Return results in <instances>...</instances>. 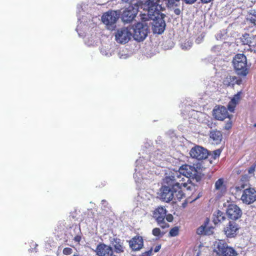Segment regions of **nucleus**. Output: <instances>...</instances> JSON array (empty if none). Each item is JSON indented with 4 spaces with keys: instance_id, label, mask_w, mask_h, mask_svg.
<instances>
[{
    "instance_id": "6",
    "label": "nucleus",
    "mask_w": 256,
    "mask_h": 256,
    "mask_svg": "<svg viewBox=\"0 0 256 256\" xmlns=\"http://www.w3.org/2000/svg\"><path fill=\"white\" fill-rule=\"evenodd\" d=\"M130 28H132L131 30L133 31L132 36L134 39L138 42L144 40L148 32V26L141 22H138L134 26Z\"/></svg>"
},
{
    "instance_id": "27",
    "label": "nucleus",
    "mask_w": 256,
    "mask_h": 256,
    "mask_svg": "<svg viewBox=\"0 0 256 256\" xmlns=\"http://www.w3.org/2000/svg\"><path fill=\"white\" fill-rule=\"evenodd\" d=\"M179 229L178 227L175 226L172 228L169 232V235L170 236H176L178 234Z\"/></svg>"
},
{
    "instance_id": "38",
    "label": "nucleus",
    "mask_w": 256,
    "mask_h": 256,
    "mask_svg": "<svg viewBox=\"0 0 256 256\" xmlns=\"http://www.w3.org/2000/svg\"><path fill=\"white\" fill-rule=\"evenodd\" d=\"M152 248H151L149 250L146 252L144 254L147 256H150L152 255Z\"/></svg>"
},
{
    "instance_id": "41",
    "label": "nucleus",
    "mask_w": 256,
    "mask_h": 256,
    "mask_svg": "<svg viewBox=\"0 0 256 256\" xmlns=\"http://www.w3.org/2000/svg\"><path fill=\"white\" fill-rule=\"evenodd\" d=\"M123 2H132V1H133L134 0H122Z\"/></svg>"
},
{
    "instance_id": "37",
    "label": "nucleus",
    "mask_w": 256,
    "mask_h": 256,
    "mask_svg": "<svg viewBox=\"0 0 256 256\" xmlns=\"http://www.w3.org/2000/svg\"><path fill=\"white\" fill-rule=\"evenodd\" d=\"M186 4H194L196 0H184Z\"/></svg>"
},
{
    "instance_id": "28",
    "label": "nucleus",
    "mask_w": 256,
    "mask_h": 256,
    "mask_svg": "<svg viewBox=\"0 0 256 256\" xmlns=\"http://www.w3.org/2000/svg\"><path fill=\"white\" fill-rule=\"evenodd\" d=\"M206 224H204V226H202L200 227H199L197 229L196 232L198 234H206Z\"/></svg>"
},
{
    "instance_id": "17",
    "label": "nucleus",
    "mask_w": 256,
    "mask_h": 256,
    "mask_svg": "<svg viewBox=\"0 0 256 256\" xmlns=\"http://www.w3.org/2000/svg\"><path fill=\"white\" fill-rule=\"evenodd\" d=\"M213 116L217 120H223L228 117V110L224 106H218L213 110Z\"/></svg>"
},
{
    "instance_id": "30",
    "label": "nucleus",
    "mask_w": 256,
    "mask_h": 256,
    "mask_svg": "<svg viewBox=\"0 0 256 256\" xmlns=\"http://www.w3.org/2000/svg\"><path fill=\"white\" fill-rule=\"evenodd\" d=\"M256 169V164L252 165L248 169V174H254Z\"/></svg>"
},
{
    "instance_id": "16",
    "label": "nucleus",
    "mask_w": 256,
    "mask_h": 256,
    "mask_svg": "<svg viewBox=\"0 0 256 256\" xmlns=\"http://www.w3.org/2000/svg\"><path fill=\"white\" fill-rule=\"evenodd\" d=\"M128 242L130 248L132 251H138L144 246V239L139 234L134 236Z\"/></svg>"
},
{
    "instance_id": "34",
    "label": "nucleus",
    "mask_w": 256,
    "mask_h": 256,
    "mask_svg": "<svg viewBox=\"0 0 256 256\" xmlns=\"http://www.w3.org/2000/svg\"><path fill=\"white\" fill-rule=\"evenodd\" d=\"M246 184H242L240 186H236V189L237 190H241L244 188L246 186Z\"/></svg>"
},
{
    "instance_id": "22",
    "label": "nucleus",
    "mask_w": 256,
    "mask_h": 256,
    "mask_svg": "<svg viewBox=\"0 0 256 256\" xmlns=\"http://www.w3.org/2000/svg\"><path fill=\"white\" fill-rule=\"evenodd\" d=\"M214 187L215 190L218 191L222 195H223L226 192V186L222 178H220L216 182Z\"/></svg>"
},
{
    "instance_id": "36",
    "label": "nucleus",
    "mask_w": 256,
    "mask_h": 256,
    "mask_svg": "<svg viewBox=\"0 0 256 256\" xmlns=\"http://www.w3.org/2000/svg\"><path fill=\"white\" fill-rule=\"evenodd\" d=\"M250 20L252 23L256 26V16L254 18H252Z\"/></svg>"
},
{
    "instance_id": "3",
    "label": "nucleus",
    "mask_w": 256,
    "mask_h": 256,
    "mask_svg": "<svg viewBox=\"0 0 256 256\" xmlns=\"http://www.w3.org/2000/svg\"><path fill=\"white\" fill-rule=\"evenodd\" d=\"M160 198L164 202H168L172 200H180L184 196L182 190L172 188L164 185L161 188Z\"/></svg>"
},
{
    "instance_id": "18",
    "label": "nucleus",
    "mask_w": 256,
    "mask_h": 256,
    "mask_svg": "<svg viewBox=\"0 0 256 256\" xmlns=\"http://www.w3.org/2000/svg\"><path fill=\"white\" fill-rule=\"evenodd\" d=\"M242 41L244 44L248 45L250 47H256V34L252 33H245L242 35Z\"/></svg>"
},
{
    "instance_id": "23",
    "label": "nucleus",
    "mask_w": 256,
    "mask_h": 256,
    "mask_svg": "<svg viewBox=\"0 0 256 256\" xmlns=\"http://www.w3.org/2000/svg\"><path fill=\"white\" fill-rule=\"evenodd\" d=\"M226 219L224 214L222 211L218 210L214 214L213 222L216 224L222 222Z\"/></svg>"
},
{
    "instance_id": "2",
    "label": "nucleus",
    "mask_w": 256,
    "mask_h": 256,
    "mask_svg": "<svg viewBox=\"0 0 256 256\" xmlns=\"http://www.w3.org/2000/svg\"><path fill=\"white\" fill-rule=\"evenodd\" d=\"M163 183L164 186L176 188L178 190H182V187L186 188L188 186L186 182H185L184 176L181 178L180 172L176 170H172L166 173L163 179Z\"/></svg>"
},
{
    "instance_id": "20",
    "label": "nucleus",
    "mask_w": 256,
    "mask_h": 256,
    "mask_svg": "<svg viewBox=\"0 0 256 256\" xmlns=\"http://www.w3.org/2000/svg\"><path fill=\"white\" fill-rule=\"evenodd\" d=\"M242 80L238 79L235 76H228L223 80V84L226 86H234L235 84H240Z\"/></svg>"
},
{
    "instance_id": "4",
    "label": "nucleus",
    "mask_w": 256,
    "mask_h": 256,
    "mask_svg": "<svg viewBox=\"0 0 256 256\" xmlns=\"http://www.w3.org/2000/svg\"><path fill=\"white\" fill-rule=\"evenodd\" d=\"M214 252L216 256H237L236 251L224 240L216 241L214 244Z\"/></svg>"
},
{
    "instance_id": "26",
    "label": "nucleus",
    "mask_w": 256,
    "mask_h": 256,
    "mask_svg": "<svg viewBox=\"0 0 256 256\" xmlns=\"http://www.w3.org/2000/svg\"><path fill=\"white\" fill-rule=\"evenodd\" d=\"M221 152H222L221 150L217 149V150L213 151L211 154H208V156H211L213 159L216 160V158H219Z\"/></svg>"
},
{
    "instance_id": "33",
    "label": "nucleus",
    "mask_w": 256,
    "mask_h": 256,
    "mask_svg": "<svg viewBox=\"0 0 256 256\" xmlns=\"http://www.w3.org/2000/svg\"><path fill=\"white\" fill-rule=\"evenodd\" d=\"M82 240V236L80 235H76L74 238V240L76 242L79 243Z\"/></svg>"
},
{
    "instance_id": "21",
    "label": "nucleus",
    "mask_w": 256,
    "mask_h": 256,
    "mask_svg": "<svg viewBox=\"0 0 256 256\" xmlns=\"http://www.w3.org/2000/svg\"><path fill=\"white\" fill-rule=\"evenodd\" d=\"M210 138L214 144H220L222 138V135L221 132L214 130L210 132Z\"/></svg>"
},
{
    "instance_id": "42",
    "label": "nucleus",
    "mask_w": 256,
    "mask_h": 256,
    "mask_svg": "<svg viewBox=\"0 0 256 256\" xmlns=\"http://www.w3.org/2000/svg\"><path fill=\"white\" fill-rule=\"evenodd\" d=\"M254 127L256 128V122L254 124Z\"/></svg>"
},
{
    "instance_id": "35",
    "label": "nucleus",
    "mask_w": 256,
    "mask_h": 256,
    "mask_svg": "<svg viewBox=\"0 0 256 256\" xmlns=\"http://www.w3.org/2000/svg\"><path fill=\"white\" fill-rule=\"evenodd\" d=\"M174 12L176 15L179 16L181 13V10L180 8H176L174 10Z\"/></svg>"
},
{
    "instance_id": "19",
    "label": "nucleus",
    "mask_w": 256,
    "mask_h": 256,
    "mask_svg": "<svg viewBox=\"0 0 256 256\" xmlns=\"http://www.w3.org/2000/svg\"><path fill=\"white\" fill-rule=\"evenodd\" d=\"M242 94V92H238L228 102V108L230 112H233L234 111L236 106L238 104L241 99Z\"/></svg>"
},
{
    "instance_id": "12",
    "label": "nucleus",
    "mask_w": 256,
    "mask_h": 256,
    "mask_svg": "<svg viewBox=\"0 0 256 256\" xmlns=\"http://www.w3.org/2000/svg\"><path fill=\"white\" fill-rule=\"evenodd\" d=\"M240 200L244 204H250L256 200V190L252 188H248L243 190Z\"/></svg>"
},
{
    "instance_id": "5",
    "label": "nucleus",
    "mask_w": 256,
    "mask_h": 256,
    "mask_svg": "<svg viewBox=\"0 0 256 256\" xmlns=\"http://www.w3.org/2000/svg\"><path fill=\"white\" fill-rule=\"evenodd\" d=\"M235 70L238 74L246 76L248 74L247 60L246 56L242 54L235 56L232 60Z\"/></svg>"
},
{
    "instance_id": "29",
    "label": "nucleus",
    "mask_w": 256,
    "mask_h": 256,
    "mask_svg": "<svg viewBox=\"0 0 256 256\" xmlns=\"http://www.w3.org/2000/svg\"><path fill=\"white\" fill-rule=\"evenodd\" d=\"M62 253L66 256L70 255L72 253V248L69 247L65 248L62 250Z\"/></svg>"
},
{
    "instance_id": "13",
    "label": "nucleus",
    "mask_w": 256,
    "mask_h": 256,
    "mask_svg": "<svg viewBox=\"0 0 256 256\" xmlns=\"http://www.w3.org/2000/svg\"><path fill=\"white\" fill-rule=\"evenodd\" d=\"M242 210L236 204H229L226 210L227 216L232 220H236L241 218Z\"/></svg>"
},
{
    "instance_id": "31",
    "label": "nucleus",
    "mask_w": 256,
    "mask_h": 256,
    "mask_svg": "<svg viewBox=\"0 0 256 256\" xmlns=\"http://www.w3.org/2000/svg\"><path fill=\"white\" fill-rule=\"evenodd\" d=\"M232 126V122L230 120L228 122L226 123V124L224 126V129L226 130H228L230 128H231Z\"/></svg>"
},
{
    "instance_id": "39",
    "label": "nucleus",
    "mask_w": 256,
    "mask_h": 256,
    "mask_svg": "<svg viewBox=\"0 0 256 256\" xmlns=\"http://www.w3.org/2000/svg\"><path fill=\"white\" fill-rule=\"evenodd\" d=\"M202 192H199L198 194V196L195 197V198H193V200H196L197 199H198V198H200V197L202 196Z\"/></svg>"
},
{
    "instance_id": "9",
    "label": "nucleus",
    "mask_w": 256,
    "mask_h": 256,
    "mask_svg": "<svg viewBox=\"0 0 256 256\" xmlns=\"http://www.w3.org/2000/svg\"><path fill=\"white\" fill-rule=\"evenodd\" d=\"M138 4L130 5L126 8L121 14V18L124 22H130L136 18L138 12Z\"/></svg>"
},
{
    "instance_id": "14",
    "label": "nucleus",
    "mask_w": 256,
    "mask_h": 256,
    "mask_svg": "<svg viewBox=\"0 0 256 256\" xmlns=\"http://www.w3.org/2000/svg\"><path fill=\"white\" fill-rule=\"evenodd\" d=\"M190 154L192 158L198 160H202L208 158V152L206 149L203 147L196 146L190 150Z\"/></svg>"
},
{
    "instance_id": "11",
    "label": "nucleus",
    "mask_w": 256,
    "mask_h": 256,
    "mask_svg": "<svg viewBox=\"0 0 256 256\" xmlns=\"http://www.w3.org/2000/svg\"><path fill=\"white\" fill-rule=\"evenodd\" d=\"M131 29L128 27L118 30L115 34L116 41L120 44L127 43L132 36Z\"/></svg>"
},
{
    "instance_id": "40",
    "label": "nucleus",
    "mask_w": 256,
    "mask_h": 256,
    "mask_svg": "<svg viewBox=\"0 0 256 256\" xmlns=\"http://www.w3.org/2000/svg\"><path fill=\"white\" fill-rule=\"evenodd\" d=\"M160 248H161V246L160 244L156 246L154 249V252H158L160 250Z\"/></svg>"
},
{
    "instance_id": "25",
    "label": "nucleus",
    "mask_w": 256,
    "mask_h": 256,
    "mask_svg": "<svg viewBox=\"0 0 256 256\" xmlns=\"http://www.w3.org/2000/svg\"><path fill=\"white\" fill-rule=\"evenodd\" d=\"M152 234L155 236L161 238L164 235V232H162L160 228H155L152 230Z\"/></svg>"
},
{
    "instance_id": "32",
    "label": "nucleus",
    "mask_w": 256,
    "mask_h": 256,
    "mask_svg": "<svg viewBox=\"0 0 256 256\" xmlns=\"http://www.w3.org/2000/svg\"><path fill=\"white\" fill-rule=\"evenodd\" d=\"M165 218L168 222H172L174 220V217L172 214H166Z\"/></svg>"
},
{
    "instance_id": "10",
    "label": "nucleus",
    "mask_w": 256,
    "mask_h": 256,
    "mask_svg": "<svg viewBox=\"0 0 256 256\" xmlns=\"http://www.w3.org/2000/svg\"><path fill=\"white\" fill-rule=\"evenodd\" d=\"M180 172V176L181 178H185V182H186L189 181L190 178H195L198 175V170L194 166L187 164H183L177 170Z\"/></svg>"
},
{
    "instance_id": "15",
    "label": "nucleus",
    "mask_w": 256,
    "mask_h": 256,
    "mask_svg": "<svg viewBox=\"0 0 256 256\" xmlns=\"http://www.w3.org/2000/svg\"><path fill=\"white\" fill-rule=\"evenodd\" d=\"M240 228L239 225L234 221L231 220L224 228V232L228 238H235Z\"/></svg>"
},
{
    "instance_id": "7",
    "label": "nucleus",
    "mask_w": 256,
    "mask_h": 256,
    "mask_svg": "<svg viewBox=\"0 0 256 256\" xmlns=\"http://www.w3.org/2000/svg\"><path fill=\"white\" fill-rule=\"evenodd\" d=\"M118 18L119 14L116 12L110 10L103 14L102 20L108 29L113 30L116 26V24Z\"/></svg>"
},
{
    "instance_id": "1",
    "label": "nucleus",
    "mask_w": 256,
    "mask_h": 256,
    "mask_svg": "<svg viewBox=\"0 0 256 256\" xmlns=\"http://www.w3.org/2000/svg\"><path fill=\"white\" fill-rule=\"evenodd\" d=\"M161 2V0H147V13L140 14L142 22L152 20L150 24L152 26L153 32L158 34H162L166 27L164 20L166 15L161 12V11L164 10V8L160 4Z\"/></svg>"
},
{
    "instance_id": "8",
    "label": "nucleus",
    "mask_w": 256,
    "mask_h": 256,
    "mask_svg": "<svg viewBox=\"0 0 256 256\" xmlns=\"http://www.w3.org/2000/svg\"><path fill=\"white\" fill-rule=\"evenodd\" d=\"M166 212V209L162 206L157 207L152 212V217L155 219L158 224L162 228L170 226L169 224L164 221Z\"/></svg>"
},
{
    "instance_id": "24",
    "label": "nucleus",
    "mask_w": 256,
    "mask_h": 256,
    "mask_svg": "<svg viewBox=\"0 0 256 256\" xmlns=\"http://www.w3.org/2000/svg\"><path fill=\"white\" fill-rule=\"evenodd\" d=\"M114 241L115 242V244H114L115 252L116 253L123 252H124V247L120 242V240L119 238H114Z\"/></svg>"
},
{
    "instance_id": "43",
    "label": "nucleus",
    "mask_w": 256,
    "mask_h": 256,
    "mask_svg": "<svg viewBox=\"0 0 256 256\" xmlns=\"http://www.w3.org/2000/svg\"><path fill=\"white\" fill-rule=\"evenodd\" d=\"M208 221H209V220L208 218V219L206 220V222H207V223H208Z\"/></svg>"
}]
</instances>
